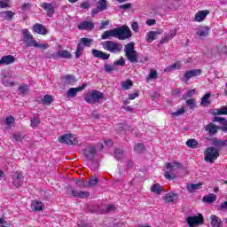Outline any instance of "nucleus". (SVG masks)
Masks as SVG:
<instances>
[{
	"instance_id": "nucleus-1",
	"label": "nucleus",
	"mask_w": 227,
	"mask_h": 227,
	"mask_svg": "<svg viewBox=\"0 0 227 227\" xmlns=\"http://www.w3.org/2000/svg\"><path fill=\"white\" fill-rule=\"evenodd\" d=\"M167 171L165 172V178L167 180H175L176 178V175H175V171L176 169H180L182 168V165L178 162H168L166 164Z\"/></svg>"
},
{
	"instance_id": "nucleus-2",
	"label": "nucleus",
	"mask_w": 227,
	"mask_h": 227,
	"mask_svg": "<svg viewBox=\"0 0 227 227\" xmlns=\"http://www.w3.org/2000/svg\"><path fill=\"white\" fill-rule=\"evenodd\" d=\"M104 98V94L98 90H90L85 96L87 104H97Z\"/></svg>"
},
{
	"instance_id": "nucleus-3",
	"label": "nucleus",
	"mask_w": 227,
	"mask_h": 227,
	"mask_svg": "<svg viewBox=\"0 0 227 227\" xmlns=\"http://www.w3.org/2000/svg\"><path fill=\"white\" fill-rule=\"evenodd\" d=\"M124 52L130 63H137V51L134 50V43H129L124 47Z\"/></svg>"
},
{
	"instance_id": "nucleus-4",
	"label": "nucleus",
	"mask_w": 227,
	"mask_h": 227,
	"mask_svg": "<svg viewBox=\"0 0 227 227\" xmlns=\"http://www.w3.org/2000/svg\"><path fill=\"white\" fill-rule=\"evenodd\" d=\"M101 44L103 49H105V51H108V52H121V49H123V45L113 41H105Z\"/></svg>"
},
{
	"instance_id": "nucleus-5",
	"label": "nucleus",
	"mask_w": 227,
	"mask_h": 227,
	"mask_svg": "<svg viewBox=\"0 0 227 227\" xmlns=\"http://www.w3.org/2000/svg\"><path fill=\"white\" fill-rule=\"evenodd\" d=\"M131 36L132 33L129 27L122 26L115 28V38H118V40H127V38H130Z\"/></svg>"
},
{
	"instance_id": "nucleus-6",
	"label": "nucleus",
	"mask_w": 227,
	"mask_h": 227,
	"mask_svg": "<svg viewBox=\"0 0 227 227\" xmlns=\"http://www.w3.org/2000/svg\"><path fill=\"white\" fill-rule=\"evenodd\" d=\"M206 162L214 163L219 157V151L215 147H207L204 153Z\"/></svg>"
},
{
	"instance_id": "nucleus-7",
	"label": "nucleus",
	"mask_w": 227,
	"mask_h": 227,
	"mask_svg": "<svg viewBox=\"0 0 227 227\" xmlns=\"http://www.w3.org/2000/svg\"><path fill=\"white\" fill-rule=\"evenodd\" d=\"M1 75L2 83L4 84V86H7L8 88H10L15 84V82L13 81V76L12 75V72L3 71Z\"/></svg>"
},
{
	"instance_id": "nucleus-8",
	"label": "nucleus",
	"mask_w": 227,
	"mask_h": 227,
	"mask_svg": "<svg viewBox=\"0 0 227 227\" xmlns=\"http://www.w3.org/2000/svg\"><path fill=\"white\" fill-rule=\"evenodd\" d=\"M186 223L190 227L200 226V224H203V215L189 216L186 218Z\"/></svg>"
},
{
	"instance_id": "nucleus-9",
	"label": "nucleus",
	"mask_w": 227,
	"mask_h": 227,
	"mask_svg": "<svg viewBox=\"0 0 227 227\" xmlns=\"http://www.w3.org/2000/svg\"><path fill=\"white\" fill-rule=\"evenodd\" d=\"M23 43L27 47H35L36 41L33 38V35L27 29H23Z\"/></svg>"
},
{
	"instance_id": "nucleus-10",
	"label": "nucleus",
	"mask_w": 227,
	"mask_h": 227,
	"mask_svg": "<svg viewBox=\"0 0 227 227\" xmlns=\"http://www.w3.org/2000/svg\"><path fill=\"white\" fill-rule=\"evenodd\" d=\"M48 58H53L56 59L57 58H62L64 59H70L72 58V53L67 50H62L57 52V54H51V56H48Z\"/></svg>"
},
{
	"instance_id": "nucleus-11",
	"label": "nucleus",
	"mask_w": 227,
	"mask_h": 227,
	"mask_svg": "<svg viewBox=\"0 0 227 227\" xmlns=\"http://www.w3.org/2000/svg\"><path fill=\"white\" fill-rule=\"evenodd\" d=\"M84 88H86V83H82L81 87L71 88L67 90V96L74 98V97H77V93H79V91H82Z\"/></svg>"
},
{
	"instance_id": "nucleus-12",
	"label": "nucleus",
	"mask_w": 227,
	"mask_h": 227,
	"mask_svg": "<svg viewBox=\"0 0 227 227\" xmlns=\"http://www.w3.org/2000/svg\"><path fill=\"white\" fill-rule=\"evenodd\" d=\"M92 52V56H94V58H98V59H103L104 61L109 59L110 55L102 51H98L97 49H92L91 51Z\"/></svg>"
},
{
	"instance_id": "nucleus-13",
	"label": "nucleus",
	"mask_w": 227,
	"mask_h": 227,
	"mask_svg": "<svg viewBox=\"0 0 227 227\" xmlns=\"http://www.w3.org/2000/svg\"><path fill=\"white\" fill-rule=\"evenodd\" d=\"M210 13L209 10H204V11H199L194 17L195 22H203L205 19H207V16Z\"/></svg>"
},
{
	"instance_id": "nucleus-14",
	"label": "nucleus",
	"mask_w": 227,
	"mask_h": 227,
	"mask_svg": "<svg viewBox=\"0 0 227 227\" xmlns=\"http://www.w3.org/2000/svg\"><path fill=\"white\" fill-rule=\"evenodd\" d=\"M198 75H201V69H192L190 71H187L184 74V81L187 82L189 79H192V77H198Z\"/></svg>"
},
{
	"instance_id": "nucleus-15",
	"label": "nucleus",
	"mask_w": 227,
	"mask_h": 227,
	"mask_svg": "<svg viewBox=\"0 0 227 227\" xmlns=\"http://www.w3.org/2000/svg\"><path fill=\"white\" fill-rule=\"evenodd\" d=\"M157 35H162V30L148 32L145 35L147 43H152L153 40H157Z\"/></svg>"
},
{
	"instance_id": "nucleus-16",
	"label": "nucleus",
	"mask_w": 227,
	"mask_h": 227,
	"mask_svg": "<svg viewBox=\"0 0 227 227\" xmlns=\"http://www.w3.org/2000/svg\"><path fill=\"white\" fill-rule=\"evenodd\" d=\"M95 153H96V149L91 145L87 146L84 150V154L86 159H88V160H93V159L95 158Z\"/></svg>"
},
{
	"instance_id": "nucleus-17",
	"label": "nucleus",
	"mask_w": 227,
	"mask_h": 227,
	"mask_svg": "<svg viewBox=\"0 0 227 227\" xmlns=\"http://www.w3.org/2000/svg\"><path fill=\"white\" fill-rule=\"evenodd\" d=\"M12 184L14 187H20L22 185V173L16 172L12 176Z\"/></svg>"
},
{
	"instance_id": "nucleus-18",
	"label": "nucleus",
	"mask_w": 227,
	"mask_h": 227,
	"mask_svg": "<svg viewBox=\"0 0 227 227\" xmlns=\"http://www.w3.org/2000/svg\"><path fill=\"white\" fill-rule=\"evenodd\" d=\"M95 27V25L91 21H82L78 25V29L84 31H91Z\"/></svg>"
},
{
	"instance_id": "nucleus-19",
	"label": "nucleus",
	"mask_w": 227,
	"mask_h": 227,
	"mask_svg": "<svg viewBox=\"0 0 227 227\" xmlns=\"http://www.w3.org/2000/svg\"><path fill=\"white\" fill-rule=\"evenodd\" d=\"M205 130L208 132L210 136H215V134H217V130H219V127L211 122L205 126Z\"/></svg>"
},
{
	"instance_id": "nucleus-20",
	"label": "nucleus",
	"mask_w": 227,
	"mask_h": 227,
	"mask_svg": "<svg viewBox=\"0 0 227 227\" xmlns=\"http://www.w3.org/2000/svg\"><path fill=\"white\" fill-rule=\"evenodd\" d=\"M62 81L64 82V84H70L71 86H74V84H75V82H77V80L75 79V76L72 75V74H66L62 77Z\"/></svg>"
},
{
	"instance_id": "nucleus-21",
	"label": "nucleus",
	"mask_w": 227,
	"mask_h": 227,
	"mask_svg": "<svg viewBox=\"0 0 227 227\" xmlns=\"http://www.w3.org/2000/svg\"><path fill=\"white\" fill-rule=\"evenodd\" d=\"M31 208L35 212H40V210H43V208H45V206L43 205V202L40 200H34L31 203Z\"/></svg>"
},
{
	"instance_id": "nucleus-22",
	"label": "nucleus",
	"mask_w": 227,
	"mask_h": 227,
	"mask_svg": "<svg viewBox=\"0 0 227 227\" xmlns=\"http://www.w3.org/2000/svg\"><path fill=\"white\" fill-rule=\"evenodd\" d=\"M211 226L212 227H223V220L216 216L215 215H212L210 216Z\"/></svg>"
},
{
	"instance_id": "nucleus-23",
	"label": "nucleus",
	"mask_w": 227,
	"mask_h": 227,
	"mask_svg": "<svg viewBox=\"0 0 227 227\" xmlns=\"http://www.w3.org/2000/svg\"><path fill=\"white\" fill-rule=\"evenodd\" d=\"M33 31L37 35H47V28L41 24H35L33 27Z\"/></svg>"
},
{
	"instance_id": "nucleus-24",
	"label": "nucleus",
	"mask_w": 227,
	"mask_h": 227,
	"mask_svg": "<svg viewBox=\"0 0 227 227\" xmlns=\"http://www.w3.org/2000/svg\"><path fill=\"white\" fill-rule=\"evenodd\" d=\"M101 38L102 40H107L109 38H116V28L105 31Z\"/></svg>"
},
{
	"instance_id": "nucleus-25",
	"label": "nucleus",
	"mask_w": 227,
	"mask_h": 227,
	"mask_svg": "<svg viewBox=\"0 0 227 227\" xmlns=\"http://www.w3.org/2000/svg\"><path fill=\"white\" fill-rule=\"evenodd\" d=\"M12 63H15V57L12 55L4 56L0 59V65H12Z\"/></svg>"
},
{
	"instance_id": "nucleus-26",
	"label": "nucleus",
	"mask_w": 227,
	"mask_h": 227,
	"mask_svg": "<svg viewBox=\"0 0 227 227\" xmlns=\"http://www.w3.org/2000/svg\"><path fill=\"white\" fill-rule=\"evenodd\" d=\"M41 6L43 10H46L48 17H52V15H54V7L52 6V4L48 3H43Z\"/></svg>"
},
{
	"instance_id": "nucleus-27",
	"label": "nucleus",
	"mask_w": 227,
	"mask_h": 227,
	"mask_svg": "<svg viewBox=\"0 0 227 227\" xmlns=\"http://www.w3.org/2000/svg\"><path fill=\"white\" fill-rule=\"evenodd\" d=\"M72 194L74 198H81L82 200H84V198H88V196H90V192L79 190H73Z\"/></svg>"
},
{
	"instance_id": "nucleus-28",
	"label": "nucleus",
	"mask_w": 227,
	"mask_h": 227,
	"mask_svg": "<svg viewBox=\"0 0 227 227\" xmlns=\"http://www.w3.org/2000/svg\"><path fill=\"white\" fill-rule=\"evenodd\" d=\"M13 123H15V118L12 115H9L4 120V129L7 130L13 127Z\"/></svg>"
},
{
	"instance_id": "nucleus-29",
	"label": "nucleus",
	"mask_w": 227,
	"mask_h": 227,
	"mask_svg": "<svg viewBox=\"0 0 227 227\" xmlns=\"http://www.w3.org/2000/svg\"><path fill=\"white\" fill-rule=\"evenodd\" d=\"M71 138L72 134H65L64 136L59 137V143H64L65 145H72V143H75L70 140Z\"/></svg>"
},
{
	"instance_id": "nucleus-30",
	"label": "nucleus",
	"mask_w": 227,
	"mask_h": 227,
	"mask_svg": "<svg viewBox=\"0 0 227 227\" xmlns=\"http://www.w3.org/2000/svg\"><path fill=\"white\" fill-rule=\"evenodd\" d=\"M201 185L203 184L199 183V184H187V191L190 192L191 193L197 192L199 189H201Z\"/></svg>"
},
{
	"instance_id": "nucleus-31",
	"label": "nucleus",
	"mask_w": 227,
	"mask_h": 227,
	"mask_svg": "<svg viewBox=\"0 0 227 227\" xmlns=\"http://www.w3.org/2000/svg\"><path fill=\"white\" fill-rule=\"evenodd\" d=\"M175 36H176V30H174V32L165 35L164 37L160 40V43H168L169 40H173Z\"/></svg>"
},
{
	"instance_id": "nucleus-32",
	"label": "nucleus",
	"mask_w": 227,
	"mask_h": 227,
	"mask_svg": "<svg viewBox=\"0 0 227 227\" xmlns=\"http://www.w3.org/2000/svg\"><path fill=\"white\" fill-rule=\"evenodd\" d=\"M182 68V62L178 61L164 69V72H173V70H180Z\"/></svg>"
},
{
	"instance_id": "nucleus-33",
	"label": "nucleus",
	"mask_w": 227,
	"mask_h": 227,
	"mask_svg": "<svg viewBox=\"0 0 227 227\" xmlns=\"http://www.w3.org/2000/svg\"><path fill=\"white\" fill-rule=\"evenodd\" d=\"M162 186H160V184H154L151 186V192H153L154 194L160 195L162 194Z\"/></svg>"
},
{
	"instance_id": "nucleus-34",
	"label": "nucleus",
	"mask_w": 227,
	"mask_h": 227,
	"mask_svg": "<svg viewBox=\"0 0 227 227\" xmlns=\"http://www.w3.org/2000/svg\"><path fill=\"white\" fill-rule=\"evenodd\" d=\"M159 74L157 73V70L155 69H151L148 76L146 77L147 82H150V81H153L157 79Z\"/></svg>"
},
{
	"instance_id": "nucleus-35",
	"label": "nucleus",
	"mask_w": 227,
	"mask_h": 227,
	"mask_svg": "<svg viewBox=\"0 0 227 227\" xmlns=\"http://www.w3.org/2000/svg\"><path fill=\"white\" fill-rule=\"evenodd\" d=\"M186 146H188V148H192V149L198 148V140L194 138L188 139L186 141Z\"/></svg>"
},
{
	"instance_id": "nucleus-36",
	"label": "nucleus",
	"mask_w": 227,
	"mask_h": 227,
	"mask_svg": "<svg viewBox=\"0 0 227 227\" xmlns=\"http://www.w3.org/2000/svg\"><path fill=\"white\" fill-rule=\"evenodd\" d=\"M82 51H84V45H82V43H78L75 51L76 59H79L82 56Z\"/></svg>"
},
{
	"instance_id": "nucleus-37",
	"label": "nucleus",
	"mask_w": 227,
	"mask_h": 227,
	"mask_svg": "<svg viewBox=\"0 0 227 227\" xmlns=\"http://www.w3.org/2000/svg\"><path fill=\"white\" fill-rule=\"evenodd\" d=\"M213 114H215V116L221 115V114L227 115V106H223L221 108L215 109L213 111Z\"/></svg>"
},
{
	"instance_id": "nucleus-38",
	"label": "nucleus",
	"mask_w": 227,
	"mask_h": 227,
	"mask_svg": "<svg viewBox=\"0 0 227 227\" xmlns=\"http://www.w3.org/2000/svg\"><path fill=\"white\" fill-rule=\"evenodd\" d=\"M214 146L221 147V146H227V140H221L217 138L213 139Z\"/></svg>"
},
{
	"instance_id": "nucleus-39",
	"label": "nucleus",
	"mask_w": 227,
	"mask_h": 227,
	"mask_svg": "<svg viewBox=\"0 0 227 227\" xmlns=\"http://www.w3.org/2000/svg\"><path fill=\"white\" fill-rule=\"evenodd\" d=\"M210 97H211V94L210 93H206L202 98H201V103L200 105L201 106H209L210 104Z\"/></svg>"
},
{
	"instance_id": "nucleus-40",
	"label": "nucleus",
	"mask_w": 227,
	"mask_h": 227,
	"mask_svg": "<svg viewBox=\"0 0 227 227\" xmlns=\"http://www.w3.org/2000/svg\"><path fill=\"white\" fill-rule=\"evenodd\" d=\"M217 200V197L215 194H209L207 196L203 197V201L205 203H214Z\"/></svg>"
},
{
	"instance_id": "nucleus-41",
	"label": "nucleus",
	"mask_w": 227,
	"mask_h": 227,
	"mask_svg": "<svg viewBox=\"0 0 227 227\" xmlns=\"http://www.w3.org/2000/svg\"><path fill=\"white\" fill-rule=\"evenodd\" d=\"M121 84L123 90H130L134 83L132 82V80H126L124 82H121Z\"/></svg>"
},
{
	"instance_id": "nucleus-42",
	"label": "nucleus",
	"mask_w": 227,
	"mask_h": 227,
	"mask_svg": "<svg viewBox=\"0 0 227 227\" xmlns=\"http://www.w3.org/2000/svg\"><path fill=\"white\" fill-rule=\"evenodd\" d=\"M178 198V195L174 193V192H169L167 194L165 200L166 201H168L169 203H171L172 201H175V200H176Z\"/></svg>"
},
{
	"instance_id": "nucleus-43",
	"label": "nucleus",
	"mask_w": 227,
	"mask_h": 227,
	"mask_svg": "<svg viewBox=\"0 0 227 227\" xmlns=\"http://www.w3.org/2000/svg\"><path fill=\"white\" fill-rule=\"evenodd\" d=\"M53 100L54 99H52V97L51 95H45L43 98V104L44 106H51Z\"/></svg>"
},
{
	"instance_id": "nucleus-44",
	"label": "nucleus",
	"mask_w": 227,
	"mask_h": 227,
	"mask_svg": "<svg viewBox=\"0 0 227 227\" xmlns=\"http://www.w3.org/2000/svg\"><path fill=\"white\" fill-rule=\"evenodd\" d=\"M198 36H207L208 35V27H201L197 30Z\"/></svg>"
},
{
	"instance_id": "nucleus-45",
	"label": "nucleus",
	"mask_w": 227,
	"mask_h": 227,
	"mask_svg": "<svg viewBox=\"0 0 227 227\" xmlns=\"http://www.w3.org/2000/svg\"><path fill=\"white\" fill-rule=\"evenodd\" d=\"M185 113V108L182 107L177 109L176 112L171 114L172 118H176V116H182Z\"/></svg>"
},
{
	"instance_id": "nucleus-46",
	"label": "nucleus",
	"mask_w": 227,
	"mask_h": 227,
	"mask_svg": "<svg viewBox=\"0 0 227 227\" xmlns=\"http://www.w3.org/2000/svg\"><path fill=\"white\" fill-rule=\"evenodd\" d=\"M31 121V127H33V129H35V127H38V125H40V118L34 116L30 119Z\"/></svg>"
},
{
	"instance_id": "nucleus-47",
	"label": "nucleus",
	"mask_w": 227,
	"mask_h": 227,
	"mask_svg": "<svg viewBox=\"0 0 227 227\" xmlns=\"http://www.w3.org/2000/svg\"><path fill=\"white\" fill-rule=\"evenodd\" d=\"M13 15H15V13H13V12L12 11H4L1 12V17H3L4 19H12Z\"/></svg>"
},
{
	"instance_id": "nucleus-48",
	"label": "nucleus",
	"mask_w": 227,
	"mask_h": 227,
	"mask_svg": "<svg viewBox=\"0 0 227 227\" xmlns=\"http://www.w3.org/2000/svg\"><path fill=\"white\" fill-rule=\"evenodd\" d=\"M134 151L137 153H143V152H145V145H143V144H137L135 145Z\"/></svg>"
},
{
	"instance_id": "nucleus-49",
	"label": "nucleus",
	"mask_w": 227,
	"mask_h": 227,
	"mask_svg": "<svg viewBox=\"0 0 227 227\" xmlns=\"http://www.w3.org/2000/svg\"><path fill=\"white\" fill-rule=\"evenodd\" d=\"M114 157L117 160H121V159H123V151H121V149H116L114 151Z\"/></svg>"
},
{
	"instance_id": "nucleus-50",
	"label": "nucleus",
	"mask_w": 227,
	"mask_h": 227,
	"mask_svg": "<svg viewBox=\"0 0 227 227\" xmlns=\"http://www.w3.org/2000/svg\"><path fill=\"white\" fill-rule=\"evenodd\" d=\"M92 42L93 40L83 37L81 39L80 43H82V45H85V47H90Z\"/></svg>"
},
{
	"instance_id": "nucleus-51",
	"label": "nucleus",
	"mask_w": 227,
	"mask_h": 227,
	"mask_svg": "<svg viewBox=\"0 0 227 227\" xmlns=\"http://www.w3.org/2000/svg\"><path fill=\"white\" fill-rule=\"evenodd\" d=\"M34 47L36 49H43V51L49 49V43H39L38 42L35 41V44H34Z\"/></svg>"
},
{
	"instance_id": "nucleus-52",
	"label": "nucleus",
	"mask_w": 227,
	"mask_h": 227,
	"mask_svg": "<svg viewBox=\"0 0 227 227\" xmlns=\"http://www.w3.org/2000/svg\"><path fill=\"white\" fill-rule=\"evenodd\" d=\"M116 210V207L114 205L106 206V209L101 211V214H106V212H114Z\"/></svg>"
},
{
	"instance_id": "nucleus-53",
	"label": "nucleus",
	"mask_w": 227,
	"mask_h": 227,
	"mask_svg": "<svg viewBox=\"0 0 227 227\" xmlns=\"http://www.w3.org/2000/svg\"><path fill=\"white\" fill-rule=\"evenodd\" d=\"M98 184V179H97L96 176H92L90 179L88 181V185L90 187H93V185H97Z\"/></svg>"
},
{
	"instance_id": "nucleus-54",
	"label": "nucleus",
	"mask_w": 227,
	"mask_h": 227,
	"mask_svg": "<svg viewBox=\"0 0 227 227\" xmlns=\"http://www.w3.org/2000/svg\"><path fill=\"white\" fill-rule=\"evenodd\" d=\"M187 106H189L190 109H194L196 107V99L191 98L186 100Z\"/></svg>"
},
{
	"instance_id": "nucleus-55",
	"label": "nucleus",
	"mask_w": 227,
	"mask_h": 227,
	"mask_svg": "<svg viewBox=\"0 0 227 227\" xmlns=\"http://www.w3.org/2000/svg\"><path fill=\"white\" fill-rule=\"evenodd\" d=\"M97 7L98 8V10H100V12H104V10H106V8H107V4L106 2H98L97 4Z\"/></svg>"
},
{
	"instance_id": "nucleus-56",
	"label": "nucleus",
	"mask_w": 227,
	"mask_h": 227,
	"mask_svg": "<svg viewBox=\"0 0 227 227\" xmlns=\"http://www.w3.org/2000/svg\"><path fill=\"white\" fill-rule=\"evenodd\" d=\"M196 93V90H189L186 94L183 95V98L185 100L186 98H191V97H192V95H195Z\"/></svg>"
},
{
	"instance_id": "nucleus-57",
	"label": "nucleus",
	"mask_w": 227,
	"mask_h": 227,
	"mask_svg": "<svg viewBox=\"0 0 227 227\" xmlns=\"http://www.w3.org/2000/svg\"><path fill=\"white\" fill-rule=\"evenodd\" d=\"M12 137L15 141H22L24 139V137L20 135V133H14L12 135Z\"/></svg>"
},
{
	"instance_id": "nucleus-58",
	"label": "nucleus",
	"mask_w": 227,
	"mask_h": 227,
	"mask_svg": "<svg viewBox=\"0 0 227 227\" xmlns=\"http://www.w3.org/2000/svg\"><path fill=\"white\" fill-rule=\"evenodd\" d=\"M80 6L82 10H90V8H91L90 2L82 3Z\"/></svg>"
},
{
	"instance_id": "nucleus-59",
	"label": "nucleus",
	"mask_w": 227,
	"mask_h": 227,
	"mask_svg": "<svg viewBox=\"0 0 227 227\" xmlns=\"http://www.w3.org/2000/svg\"><path fill=\"white\" fill-rule=\"evenodd\" d=\"M20 93H22L23 95L26 94L27 91H29V86L27 85H22L19 88Z\"/></svg>"
},
{
	"instance_id": "nucleus-60",
	"label": "nucleus",
	"mask_w": 227,
	"mask_h": 227,
	"mask_svg": "<svg viewBox=\"0 0 227 227\" xmlns=\"http://www.w3.org/2000/svg\"><path fill=\"white\" fill-rule=\"evenodd\" d=\"M114 65H117V66H120V67H123V65H125V59H123V57H121L120 59L115 60V61L114 62Z\"/></svg>"
},
{
	"instance_id": "nucleus-61",
	"label": "nucleus",
	"mask_w": 227,
	"mask_h": 227,
	"mask_svg": "<svg viewBox=\"0 0 227 227\" xmlns=\"http://www.w3.org/2000/svg\"><path fill=\"white\" fill-rule=\"evenodd\" d=\"M10 0H0V8H8V3Z\"/></svg>"
},
{
	"instance_id": "nucleus-62",
	"label": "nucleus",
	"mask_w": 227,
	"mask_h": 227,
	"mask_svg": "<svg viewBox=\"0 0 227 227\" xmlns=\"http://www.w3.org/2000/svg\"><path fill=\"white\" fill-rule=\"evenodd\" d=\"M113 70H114V67H113L112 65L105 66V72H108L109 74H111V72H113Z\"/></svg>"
},
{
	"instance_id": "nucleus-63",
	"label": "nucleus",
	"mask_w": 227,
	"mask_h": 227,
	"mask_svg": "<svg viewBox=\"0 0 227 227\" xmlns=\"http://www.w3.org/2000/svg\"><path fill=\"white\" fill-rule=\"evenodd\" d=\"M214 121H219L220 123H226V119L223 117H215Z\"/></svg>"
},
{
	"instance_id": "nucleus-64",
	"label": "nucleus",
	"mask_w": 227,
	"mask_h": 227,
	"mask_svg": "<svg viewBox=\"0 0 227 227\" xmlns=\"http://www.w3.org/2000/svg\"><path fill=\"white\" fill-rule=\"evenodd\" d=\"M219 210H227V200L219 206Z\"/></svg>"
}]
</instances>
